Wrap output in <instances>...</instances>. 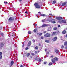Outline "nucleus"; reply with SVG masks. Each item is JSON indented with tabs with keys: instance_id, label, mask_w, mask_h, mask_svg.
I'll return each mask as SVG.
<instances>
[{
	"instance_id": "obj_36",
	"label": "nucleus",
	"mask_w": 67,
	"mask_h": 67,
	"mask_svg": "<svg viewBox=\"0 0 67 67\" xmlns=\"http://www.w3.org/2000/svg\"><path fill=\"white\" fill-rule=\"evenodd\" d=\"M64 48V46L62 45V46H61L62 48Z\"/></svg>"
},
{
	"instance_id": "obj_33",
	"label": "nucleus",
	"mask_w": 67,
	"mask_h": 67,
	"mask_svg": "<svg viewBox=\"0 0 67 67\" xmlns=\"http://www.w3.org/2000/svg\"><path fill=\"white\" fill-rule=\"evenodd\" d=\"M58 22L59 23H62V20H59L58 21Z\"/></svg>"
},
{
	"instance_id": "obj_45",
	"label": "nucleus",
	"mask_w": 67,
	"mask_h": 67,
	"mask_svg": "<svg viewBox=\"0 0 67 67\" xmlns=\"http://www.w3.org/2000/svg\"><path fill=\"white\" fill-rule=\"evenodd\" d=\"M41 39H43V38H44L43 37H41Z\"/></svg>"
},
{
	"instance_id": "obj_20",
	"label": "nucleus",
	"mask_w": 67,
	"mask_h": 67,
	"mask_svg": "<svg viewBox=\"0 0 67 67\" xmlns=\"http://www.w3.org/2000/svg\"><path fill=\"white\" fill-rule=\"evenodd\" d=\"M64 46H67V42L65 41L64 42Z\"/></svg>"
},
{
	"instance_id": "obj_34",
	"label": "nucleus",
	"mask_w": 67,
	"mask_h": 67,
	"mask_svg": "<svg viewBox=\"0 0 67 67\" xmlns=\"http://www.w3.org/2000/svg\"><path fill=\"white\" fill-rule=\"evenodd\" d=\"M1 35H2V36H4V34H3V33H1Z\"/></svg>"
},
{
	"instance_id": "obj_40",
	"label": "nucleus",
	"mask_w": 67,
	"mask_h": 67,
	"mask_svg": "<svg viewBox=\"0 0 67 67\" xmlns=\"http://www.w3.org/2000/svg\"><path fill=\"white\" fill-rule=\"evenodd\" d=\"M54 57V56L53 55H52L50 57H51V58H53Z\"/></svg>"
},
{
	"instance_id": "obj_18",
	"label": "nucleus",
	"mask_w": 67,
	"mask_h": 67,
	"mask_svg": "<svg viewBox=\"0 0 67 67\" xmlns=\"http://www.w3.org/2000/svg\"><path fill=\"white\" fill-rule=\"evenodd\" d=\"M30 53H28L27 54L26 56H27V57H29V56H30Z\"/></svg>"
},
{
	"instance_id": "obj_14",
	"label": "nucleus",
	"mask_w": 67,
	"mask_h": 67,
	"mask_svg": "<svg viewBox=\"0 0 67 67\" xmlns=\"http://www.w3.org/2000/svg\"><path fill=\"white\" fill-rule=\"evenodd\" d=\"M37 35H38L39 36H41L42 35V33H37Z\"/></svg>"
},
{
	"instance_id": "obj_51",
	"label": "nucleus",
	"mask_w": 67,
	"mask_h": 67,
	"mask_svg": "<svg viewBox=\"0 0 67 67\" xmlns=\"http://www.w3.org/2000/svg\"><path fill=\"white\" fill-rule=\"evenodd\" d=\"M65 49H67V46L65 47Z\"/></svg>"
},
{
	"instance_id": "obj_41",
	"label": "nucleus",
	"mask_w": 67,
	"mask_h": 67,
	"mask_svg": "<svg viewBox=\"0 0 67 67\" xmlns=\"http://www.w3.org/2000/svg\"><path fill=\"white\" fill-rule=\"evenodd\" d=\"M58 27H60V25H58Z\"/></svg>"
},
{
	"instance_id": "obj_32",
	"label": "nucleus",
	"mask_w": 67,
	"mask_h": 67,
	"mask_svg": "<svg viewBox=\"0 0 67 67\" xmlns=\"http://www.w3.org/2000/svg\"><path fill=\"white\" fill-rule=\"evenodd\" d=\"M31 54L32 55V56H34V55H35V54L33 53H32Z\"/></svg>"
},
{
	"instance_id": "obj_27",
	"label": "nucleus",
	"mask_w": 67,
	"mask_h": 67,
	"mask_svg": "<svg viewBox=\"0 0 67 67\" xmlns=\"http://www.w3.org/2000/svg\"><path fill=\"white\" fill-rule=\"evenodd\" d=\"M36 31H37V29H35L34 30V32H36Z\"/></svg>"
},
{
	"instance_id": "obj_16",
	"label": "nucleus",
	"mask_w": 67,
	"mask_h": 67,
	"mask_svg": "<svg viewBox=\"0 0 67 67\" xmlns=\"http://www.w3.org/2000/svg\"><path fill=\"white\" fill-rule=\"evenodd\" d=\"M45 41L46 42V43H49V40H45Z\"/></svg>"
},
{
	"instance_id": "obj_29",
	"label": "nucleus",
	"mask_w": 67,
	"mask_h": 67,
	"mask_svg": "<svg viewBox=\"0 0 67 67\" xmlns=\"http://www.w3.org/2000/svg\"><path fill=\"white\" fill-rule=\"evenodd\" d=\"M52 23H56V22H55L54 21H52Z\"/></svg>"
},
{
	"instance_id": "obj_52",
	"label": "nucleus",
	"mask_w": 67,
	"mask_h": 67,
	"mask_svg": "<svg viewBox=\"0 0 67 67\" xmlns=\"http://www.w3.org/2000/svg\"><path fill=\"white\" fill-rule=\"evenodd\" d=\"M66 37H67V35H66V36H65Z\"/></svg>"
},
{
	"instance_id": "obj_23",
	"label": "nucleus",
	"mask_w": 67,
	"mask_h": 67,
	"mask_svg": "<svg viewBox=\"0 0 67 67\" xmlns=\"http://www.w3.org/2000/svg\"><path fill=\"white\" fill-rule=\"evenodd\" d=\"M57 27H55L53 29V30L54 31H55L56 30H57Z\"/></svg>"
},
{
	"instance_id": "obj_13",
	"label": "nucleus",
	"mask_w": 67,
	"mask_h": 67,
	"mask_svg": "<svg viewBox=\"0 0 67 67\" xmlns=\"http://www.w3.org/2000/svg\"><path fill=\"white\" fill-rule=\"evenodd\" d=\"M14 64V62L13 61H12L10 63V65L11 66H13V64Z\"/></svg>"
},
{
	"instance_id": "obj_44",
	"label": "nucleus",
	"mask_w": 67,
	"mask_h": 67,
	"mask_svg": "<svg viewBox=\"0 0 67 67\" xmlns=\"http://www.w3.org/2000/svg\"><path fill=\"white\" fill-rule=\"evenodd\" d=\"M38 13H40V14H41V12H38Z\"/></svg>"
},
{
	"instance_id": "obj_8",
	"label": "nucleus",
	"mask_w": 67,
	"mask_h": 67,
	"mask_svg": "<svg viewBox=\"0 0 67 67\" xmlns=\"http://www.w3.org/2000/svg\"><path fill=\"white\" fill-rule=\"evenodd\" d=\"M62 23H66V20H62Z\"/></svg>"
},
{
	"instance_id": "obj_10",
	"label": "nucleus",
	"mask_w": 67,
	"mask_h": 67,
	"mask_svg": "<svg viewBox=\"0 0 67 67\" xmlns=\"http://www.w3.org/2000/svg\"><path fill=\"white\" fill-rule=\"evenodd\" d=\"M51 60L52 61V62L53 63H55V60L54 58L52 59Z\"/></svg>"
},
{
	"instance_id": "obj_2",
	"label": "nucleus",
	"mask_w": 67,
	"mask_h": 67,
	"mask_svg": "<svg viewBox=\"0 0 67 67\" xmlns=\"http://www.w3.org/2000/svg\"><path fill=\"white\" fill-rule=\"evenodd\" d=\"M56 19L58 20H62V19H63V18L60 16L56 18Z\"/></svg>"
},
{
	"instance_id": "obj_38",
	"label": "nucleus",
	"mask_w": 67,
	"mask_h": 67,
	"mask_svg": "<svg viewBox=\"0 0 67 67\" xmlns=\"http://www.w3.org/2000/svg\"><path fill=\"white\" fill-rule=\"evenodd\" d=\"M32 41H33V42H35V40H32Z\"/></svg>"
},
{
	"instance_id": "obj_56",
	"label": "nucleus",
	"mask_w": 67,
	"mask_h": 67,
	"mask_svg": "<svg viewBox=\"0 0 67 67\" xmlns=\"http://www.w3.org/2000/svg\"><path fill=\"white\" fill-rule=\"evenodd\" d=\"M47 57H48V55H46Z\"/></svg>"
},
{
	"instance_id": "obj_57",
	"label": "nucleus",
	"mask_w": 67,
	"mask_h": 67,
	"mask_svg": "<svg viewBox=\"0 0 67 67\" xmlns=\"http://www.w3.org/2000/svg\"><path fill=\"white\" fill-rule=\"evenodd\" d=\"M47 54H49V52H47Z\"/></svg>"
},
{
	"instance_id": "obj_47",
	"label": "nucleus",
	"mask_w": 67,
	"mask_h": 67,
	"mask_svg": "<svg viewBox=\"0 0 67 67\" xmlns=\"http://www.w3.org/2000/svg\"><path fill=\"white\" fill-rule=\"evenodd\" d=\"M30 57L31 58H32V57L31 56H30Z\"/></svg>"
},
{
	"instance_id": "obj_54",
	"label": "nucleus",
	"mask_w": 67,
	"mask_h": 67,
	"mask_svg": "<svg viewBox=\"0 0 67 67\" xmlns=\"http://www.w3.org/2000/svg\"><path fill=\"white\" fill-rule=\"evenodd\" d=\"M21 1H22V0H19V1H20V2Z\"/></svg>"
},
{
	"instance_id": "obj_35",
	"label": "nucleus",
	"mask_w": 67,
	"mask_h": 67,
	"mask_svg": "<svg viewBox=\"0 0 67 67\" xmlns=\"http://www.w3.org/2000/svg\"><path fill=\"white\" fill-rule=\"evenodd\" d=\"M42 22H43H43H44V21H45V19H43L42 20Z\"/></svg>"
},
{
	"instance_id": "obj_22",
	"label": "nucleus",
	"mask_w": 67,
	"mask_h": 67,
	"mask_svg": "<svg viewBox=\"0 0 67 67\" xmlns=\"http://www.w3.org/2000/svg\"><path fill=\"white\" fill-rule=\"evenodd\" d=\"M55 34H56V32H53V34H52V36H53V35H55Z\"/></svg>"
},
{
	"instance_id": "obj_5",
	"label": "nucleus",
	"mask_w": 67,
	"mask_h": 67,
	"mask_svg": "<svg viewBox=\"0 0 67 67\" xmlns=\"http://www.w3.org/2000/svg\"><path fill=\"white\" fill-rule=\"evenodd\" d=\"M9 21H12L14 20V18H13L10 17L9 19Z\"/></svg>"
},
{
	"instance_id": "obj_43",
	"label": "nucleus",
	"mask_w": 67,
	"mask_h": 67,
	"mask_svg": "<svg viewBox=\"0 0 67 67\" xmlns=\"http://www.w3.org/2000/svg\"><path fill=\"white\" fill-rule=\"evenodd\" d=\"M47 63V62H44V64H46Z\"/></svg>"
},
{
	"instance_id": "obj_39",
	"label": "nucleus",
	"mask_w": 67,
	"mask_h": 67,
	"mask_svg": "<svg viewBox=\"0 0 67 67\" xmlns=\"http://www.w3.org/2000/svg\"><path fill=\"white\" fill-rule=\"evenodd\" d=\"M7 3H8V2H6V1H4V3H5L6 4H7Z\"/></svg>"
},
{
	"instance_id": "obj_6",
	"label": "nucleus",
	"mask_w": 67,
	"mask_h": 67,
	"mask_svg": "<svg viewBox=\"0 0 67 67\" xmlns=\"http://www.w3.org/2000/svg\"><path fill=\"white\" fill-rule=\"evenodd\" d=\"M41 16H48V15H45L44 14H40Z\"/></svg>"
},
{
	"instance_id": "obj_28",
	"label": "nucleus",
	"mask_w": 67,
	"mask_h": 67,
	"mask_svg": "<svg viewBox=\"0 0 67 67\" xmlns=\"http://www.w3.org/2000/svg\"><path fill=\"white\" fill-rule=\"evenodd\" d=\"M53 3L54 4L56 3V1H53Z\"/></svg>"
},
{
	"instance_id": "obj_26",
	"label": "nucleus",
	"mask_w": 67,
	"mask_h": 67,
	"mask_svg": "<svg viewBox=\"0 0 67 67\" xmlns=\"http://www.w3.org/2000/svg\"><path fill=\"white\" fill-rule=\"evenodd\" d=\"M48 65L49 66H51V65H52V63L50 62L49 63Z\"/></svg>"
},
{
	"instance_id": "obj_42",
	"label": "nucleus",
	"mask_w": 67,
	"mask_h": 67,
	"mask_svg": "<svg viewBox=\"0 0 67 67\" xmlns=\"http://www.w3.org/2000/svg\"><path fill=\"white\" fill-rule=\"evenodd\" d=\"M49 14L50 15H53L52 14Z\"/></svg>"
},
{
	"instance_id": "obj_3",
	"label": "nucleus",
	"mask_w": 67,
	"mask_h": 67,
	"mask_svg": "<svg viewBox=\"0 0 67 67\" xmlns=\"http://www.w3.org/2000/svg\"><path fill=\"white\" fill-rule=\"evenodd\" d=\"M44 36H46V37H49L51 36V35H50V34L47 33L44 35Z\"/></svg>"
},
{
	"instance_id": "obj_48",
	"label": "nucleus",
	"mask_w": 67,
	"mask_h": 67,
	"mask_svg": "<svg viewBox=\"0 0 67 67\" xmlns=\"http://www.w3.org/2000/svg\"><path fill=\"white\" fill-rule=\"evenodd\" d=\"M47 49H46L45 50V51H47Z\"/></svg>"
},
{
	"instance_id": "obj_55",
	"label": "nucleus",
	"mask_w": 67,
	"mask_h": 67,
	"mask_svg": "<svg viewBox=\"0 0 67 67\" xmlns=\"http://www.w3.org/2000/svg\"><path fill=\"white\" fill-rule=\"evenodd\" d=\"M45 33H46V32H44L43 33L45 34Z\"/></svg>"
},
{
	"instance_id": "obj_60",
	"label": "nucleus",
	"mask_w": 67,
	"mask_h": 67,
	"mask_svg": "<svg viewBox=\"0 0 67 67\" xmlns=\"http://www.w3.org/2000/svg\"><path fill=\"white\" fill-rule=\"evenodd\" d=\"M55 64H56V63H55Z\"/></svg>"
},
{
	"instance_id": "obj_4",
	"label": "nucleus",
	"mask_w": 67,
	"mask_h": 67,
	"mask_svg": "<svg viewBox=\"0 0 67 67\" xmlns=\"http://www.w3.org/2000/svg\"><path fill=\"white\" fill-rule=\"evenodd\" d=\"M57 39V37H55L52 39L53 41L55 42Z\"/></svg>"
},
{
	"instance_id": "obj_12",
	"label": "nucleus",
	"mask_w": 67,
	"mask_h": 67,
	"mask_svg": "<svg viewBox=\"0 0 67 67\" xmlns=\"http://www.w3.org/2000/svg\"><path fill=\"white\" fill-rule=\"evenodd\" d=\"M51 30H52V28H51V27H49L48 30H47L48 31H51Z\"/></svg>"
},
{
	"instance_id": "obj_58",
	"label": "nucleus",
	"mask_w": 67,
	"mask_h": 67,
	"mask_svg": "<svg viewBox=\"0 0 67 67\" xmlns=\"http://www.w3.org/2000/svg\"><path fill=\"white\" fill-rule=\"evenodd\" d=\"M13 35H12V36H13Z\"/></svg>"
},
{
	"instance_id": "obj_37",
	"label": "nucleus",
	"mask_w": 67,
	"mask_h": 67,
	"mask_svg": "<svg viewBox=\"0 0 67 67\" xmlns=\"http://www.w3.org/2000/svg\"><path fill=\"white\" fill-rule=\"evenodd\" d=\"M25 49L26 50H27V49H29V48L26 47Z\"/></svg>"
},
{
	"instance_id": "obj_11",
	"label": "nucleus",
	"mask_w": 67,
	"mask_h": 67,
	"mask_svg": "<svg viewBox=\"0 0 67 67\" xmlns=\"http://www.w3.org/2000/svg\"><path fill=\"white\" fill-rule=\"evenodd\" d=\"M2 57V53L0 52V59H1Z\"/></svg>"
},
{
	"instance_id": "obj_30",
	"label": "nucleus",
	"mask_w": 67,
	"mask_h": 67,
	"mask_svg": "<svg viewBox=\"0 0 67 67\" xmlns=\"http://www.w3.org/2000/svg\"><path fill=\"white\" fill-rule=\"evenodd\" d=\"M35 48L36 49H38V47L37 46H36L35 47Z\"/></svg>"
},
{
	"instance_id": "obj_49",
	"label": "nucleus",
	"mask_w": 67,
	"mask_h": 67,
	"mask_svg": "<svg viewBox=\"0 0 67 67\" xmlns=\"http://www.w3.org/2000/svg\"><path fill=\"white\" fill-rule=\"evenodd\" d=\"M36 53H37V52L36 51H35V53L36 54Z\"/></svg>"
},
{
	"instance_id": "obj_53",
	"label": "nucleus",
	"mask_w": 67,
	"mask_h": 67,
	"mask_svg": "<svg viewBox=\"0 0 67 67\" xmlns=\"http://www.w3.org/2000/svg\"><path fill=\"white\" fill-rule=\"evenodd\" d=\"M35 26H37V24H35Z\"/></svg>"
},
{
	"instance_id": "obj_50",
	"label": "nucleus",
	"mask_w": 67,
	"mask_h": 67,
	"mask_svg": "<svg viewBox=\"0 0 67 67\" xmlns=\"http://www.w3.org/2000/svg\"><path fill=\"white\" fill-rule=\"evenodd\" d=\"M24 44H23V47H24Z\"/></svg>"
},
{
	"instance_id": "obj_19",
	"label": "nucleus",
	"mask_w": 67,
	"mask_h": 67,
	"mask_svg": "<svg viewBox=\"0 0 67 67\" xmlns=\"http://www.w3.org/2000/svg\"><path fill=\"white\" fill-rule=\"evenodd\" d=\"M47 26V25L44 24L42 26V27H45V26Z\"/></svg>"
},
{
	"instance_id": "obj_59",
	"label": "nucleus",
	"mask_w": 67,
	"mask_h": 67,
	"mask_svg": "<svg viewBox=\"0 0 67 67\" xmlns=\"http://www.w3.org/2000/svg\"><path fill=\"white\" fill-rule=\"evenodd\" d=\"M39 46L40 45V44H39Z\"/></svg>"
},
{
	"instance_id": "obj_1",
	"label": "nucleus",
	"mask_w": 67,
	"mask_h": 67,
	"mask_svg": "<svg viewBox=\"0 0 67 67\" xmlns=\"http://www.w3.org/2000/svg\"><path fill=\"white\" fill-rule=\"evenodd\" d=\"M34 5L35 6L36 8H37L38 9H40V5H38V3H36L34 4Z\"/></svg>"
},
{
	"instance_id": "obj_25",
	"label": "nucleus",
	"mask_w": 67,
	"mask_h": 67,
	"mask_svg": "<svg viewBox=\"0 0 67 67\" xmlns=\"http://www.w3.org/2000/svg\"><path fill=\"white\" fill-rule=\"evenodd\" d=\"M66 33V31L64 30L63 32L62 33H63V34H65Z\"/></svg>"
},
{
	"instance_id": "obj_24",
	"label": "nucleus",
	"mask_w": 67,
	"mask_h": 67,
	"mask_svg": "<svg viewBox=\"0 0 67 67\" xmlns=\"http://www.w3.org/2000/svg\"><path fill=\"white\" fill-rule=\"evenodd\" d=\"M28 34H31V31H28Z\"/></svg>"
},
{
	"instance_id": "obj_7",
	"label": "nucleus",
	"mask_w": 67,
	"mask_h": 67,
	"mask_svg": "<svg viewBox=\"0 0 67 67\" xmlns=\"http://www.w3.org/2000/svg\"><path fill=\"white\" fill-rule=\"evenodd\" d=\"M55 52L56 53H59V51L56 49H55Z\"/></svg>"
},
{
	"instance_id": "obj_46",
	"label": "nucleus",
	"mask_w": 67,
	"mask_h": 67,
	"mask_svg": "<svg viewBox=\"0 0 67 67\" xmlns=\"http://www.w3.org/2000/svg\"><path fill=\"white\" fill-rule=\"evenodd\" d=\"M25 13H27V12L26 11V12H25Z\"/></svg>"
},
{
	"instance_id": "obj_17",
	"label": "nucleus",
	"mask_w": 67,
	"mask_h": 67,
	"mask_svg": "<svg viewBox=\"0 0 67 67\" xmlns=\"http://www.w3.org/2000/svg\"><path fill=\"white\" fill-rule=\"evenodd\" d=\"M31 42L30 41H29L28 43V46H30V45H31Z\"/></svg>"
},
{
	"instance_id": "obj_31",
	"label": "nucleus",
	"mask_w": 67,
	"mask_h": 67,
	"mask_svg": "<svg viewBox=\"0 0 67 67\" xmlns=\"http://www.w3.org/2000/svg\"><path fill=\"white\" fill-rule=\"evenodd\" d=\"M38 61L39 62H42V59H39Z\"/></svg>"
},
{
	"instance_id": "obj_9",
	"label": "nucleus",
	"mask_w": 67,
	"mask_h": 67,
	"mask_svg": "<svg viewBox=\"0 0 67 67\" xmlns=\"http://www.w3.org/2000/svg\"><path fill=\"white\" fill-rule=\"evenodd\" d=\"M67 2H65L64 3H63L62 4V6H64V5H65L66 4V3H67Z\"/></svg>"
},
{
	"instance_id": "obj_21",
	"label": "nucleus",
	"mask_w": 67,
	"mask_h": 67,
	"mask_svg": "<svg viewBox=\"0 0 67 67\" xmlns=\"http://www.w3.org/2000/svg\"><path fill=\"white\" fill-rule=\"evenodd\" d=\"M3 46V44L2 43H1L0 44V47H2Z\"/></svg>"
},
{
	"instance_id": "obj_15",
	"label": "nucleus",
	"mask_w": 67,
	"mask_h": 67,
	"mask_svg": "<svg viewBox=\"0 0 67 67\" xmlns=\"http://www.w3.org/2000/svg\"><path fill=\"white\" fill-rule=\"evenodd\" d=\"M55 61H58V59L57 57L55 58H54Z\"/></svg>"
}]
</instances>
